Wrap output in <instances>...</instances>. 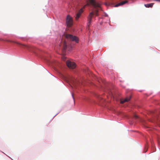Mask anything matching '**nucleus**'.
I'll list each match as a JSON object with an SVG mask.
<instances>
[{
  "label": "nucleus",
  "mask_w": 160,
  "mask_h": 160,
  "mask_svg": "<svg viewBox=\"0 0 160 160\" xmlns=\"http://www.w3.org/2000/svg\"><path fill=\"white\" fill-rule=\"evenodd\" d=\"M66 23L68 27H71L73 25V20L72 18L69 15L67 16Z\"/></svg>",
  "instance_id": "nucleus-2"
},
{
  "label": "nucleus",
  "mask_w": 160,
  "mask_h": 160,
  "mask_svg": "<svg viewBox=\"0 0 160 160\" xmlns=\"http://www.w3.org/2000/svg\"><path fill=\"white\" fill-rule=\"evenodd\" d=\"M134 118H135V119H137V118H138V115H137L136 114H134Z\"/></svg>",
  "instance_id": "nucleus-9"
},
{
  "label": "nucleus",
  "mask_w": 160,
  "mask_h": 160,
  "mask_svg": "<svg viewBox=\"0 0 160 160\" xmlns=\"http://www.w3.org/2000/svg\"><path fill=\"white\" fill-rule=\"evenodd\" d=\"M89 5L92 6L90 4V2H89V3H87L86 4L83 6L82 8L78 10V12L76 14V16L75 17V19L76 20H78L79 19L81 14L84 12V9L87 6H88Z\"/></svg>",
  "instance_id": "nucleus-1"
},
{
  "label": "nucleus",
  "mask_w": 160,
  "mask_h": 160,
  "mask_svg": "<svg viewBox=\"0 0 160 160\" xmlns=\"http://www.w3.org/2000/svg\"><path fill=\"white\" fill-rule=\"evenodd\" d=\"M154 4V3H148L147 4H145L144 6L146 7L147 8H151L152 7L153 5Z\"/></svg>",
  "instance_id": "nucleus-7"
},
{
  "label": "nucleus",
  "mask_w": 160,
  "mask_h": 160,
  "mask_svg": "<svg viewBox=\"0 0 160 160\" xmlns=\"http://www.w3.org/2000/svg\"><path fill=\"white\" fill-rule=\"evenodd\" d=\"M67 48V45L66 43L64 42L63 45V49L64 50H65Z\"/></svg>",
  "instance_id": "nucleus-8"
},
{
  "label": "nucleus",
  "mask_w": 160,
  "mask_h": 160,
  "mask_svg": "<svg viewBox=\"0 0 160 160\" xmlns=\"http://www.w3.org/2000/svg\"><path fill=\"white\" fill-rule=\"evenodd\" d=\"M66 38H68L70 39L73 41H75L76 42L78 43V38L75 36H73L71 34H68L66 36Z\"/></svg>",
  "instance_id": "nucleus-3"
},
{
  "label": "nucleus",
  "mask_w": 160,
  "mask_h": 160,
  "mask_svg": "<svg viewBox=\"0 0 160 160\" xmlns=\"http://www.w3.org/2000/svg\"><path fill=\"white\" fill-rule=\"evenodd\" d=\"M66 64L67 66L69 68L74 69L76 67V64L69 60H67L66 62Z\"/></svg>",
  "instance_id": "nucleus-4"
},
{
  "label": "nucleus",
  "mask_w": 160,
  "mask_h": 160,
  "mask_svg": "<svg viewBox=\"0 0 160 160\" xmlns=\"http://www.w3.org/2000/svg\"><path fill=\"white\" fill-rule=\"evenodd\" d=\"M57 114H58V113H57V114L56 115H55L54 116V117H54L56 116V115H57Z\"/></svg>",
  "instance_id": "nucleus-12"
},
{
  "label": "nucleus",
  "mask_w": 160,
  "mask_h": 160,
  "mask_svg": "<svg viewBox=\"0 0 160 160\" xmlns=\"http://www.w3.org/2000/svg\"><path fill=\"white\" fill-rule=\"evenodd\" d=\"M105 16L108 17V15L106 13H105Z\"/></svg>",
  "instance_id": "nucleus-11"
},
{
  "label": "nucleus",
  "mask_w": 160,
  "mask_h": 160,
  "mask_svg": "<svg viewBox=\"0 0 160 160\" xmlns=\"http://www.w3.org/2000/svg\"><path fill=\"white\" fill-rule=\"evenodd\" d=\"M72 98H73V100L74 102V97H73V95L72 93Z\"/></svg>",
  "instance_id": "nucleus-10"
},
{
  "label": "nucleus",
  "mask_w": 160,
  "mask_h": 160,
  "mask_svg": "<svg viewBox=\"0 0 160 160\" xmlns=\"http://www.w3.org/2000/svg\"><path fill=\"white\" fill-rule=\"evenodd\" d=\"M128 2V1L126 0L119 2L115 5V7H118Z\"/></svg>",
  "instance_id": "nucleus-5"
},
{
  "label": "nucleus",
  "mask_w": 160,
  "mask_h": 160,
  "mask_svg": "<svg viewBox=\"0 0 160 160\" xmlns=\"http://www.w3.org/2000/svg\"><path fill=\"white\" fill-rule=\"evenodd\" d=\"M131 98V96H129L128 97H127V98L123 100H121L120 101L121 103H123L125 102H128L130 100Z\"/></svg>",
  "instance_id": "nucleus-6"
}]
</instances>
